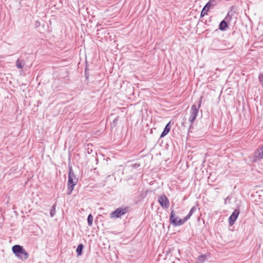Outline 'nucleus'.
Returning a JSON list of instances; mask_svg holds the SVG:
<instances>
[{"label":"nucleus","instance_id":"19","mask_svg":"<svg viewBox=\"0 0 263 263\" xmlns=\"http://www.w3.org/2000/svg\"><path fill=\"white\" fill-rule=\"evenodd\" d=\"M55 213V204H53L50 209V217H53Z\"/></svg>","mask_w":263,"mask_h":263},{"label":"nucleus","instance_id":"11","mask_svg":"<svg viewBox=\"0 0 263 263\" xmlns=\"http://www.w3.org/2000/svg\"><path fill=\"white\" fill-rule=\"evenodd\" d=\"M171 128L170 122H169L165 126L163 132L161 134L160 138L165 136L170 131Z\"/></svg>","mask_w":263,"mask_h":263},{"label":"nucleus","instance_id":"9","mask_svg":"<svg viewBox=\"0 0 263 263\" xmlns=\"http://www.w3.org/2000/svg\"><path fill=\"white\" fill-rule=\"evenodd\" d=\"M158 202L160 205L165 209H168L170 205L169 200L165 195H163L158 198Z\"/></svg>","mask_w":263,"mask_h":263},{"label":"nucleus","instance_id":"7","mask_svg":"<svg viewBox=\"0 0 263 263\" xmlns=\"http://www.w3.org/2000/svg\"><path fill=\"white\" fill-rule=\"evenodd\" d=\"M216 41L218 42H220V45L218 46V49L220 50L230 49L233 47V45L227 40H222L221 41L217 39Z\"/></svg>","mask_w":263,"mask_h":263},{"label":"nucleus","instance_id":"18","mask_svg":"<svg viewBox=\"0 0 263 263\" xmlns=\"http://www.w3.org/2000/svg\"><path fill=\"white\" fill-rule=\"evenodd\" d=\"M93 219V218L92 215L91 214H89L87 217V222L88 225L89 227H91L92 226Z\"/></svg>","mask_w":263,"mask_h":263},{"label":"nucleus","instance_id":"16","mask_svg":"<svg viewBox=\"0 0 263 263\" xmlns=\"http://www.w3.org/2000/svg\"><path fill=\"white\" fill-rule=\"evenodd\" d=\"M206 255L205 254H202L198 257V261L200 263L204 262L206 259Z\"/></svg>","mask_w":263,"mask_h":263},{"label":"nucleus","instance_id":"13","mask_svg":"<svg viewBox=\"0 0 263 263\" xmlns=\"http://www.w3.org/2000/svg\"><path fill=\"white\" fill-rule=\"evenodd\" d=\"M197 210V208L195 206H193L190 210L188 214L184 217V220L186 222L187 220H189L193 214Z\"/></svg>","mask_w":263,"mask_h":263},{"label":"nucleus","instance_id":"6","mask_svg":"<svg viewBox=\"0 0 263 263\" xmlns=\"http://www.w3.org/2000/svg\"><path fill=\"white\" fill-rule=\"evenodd\" d=\"M233 6H232L230 8V11H229L227 14V16L225 19L222 20L219 25V29L221 31H224L226 29L229 27L228 23L227 21L230 22L232 19V15L230 14V11L233 10Z\"/></svg>","mask_w":263,"mask_h":263},{"label":"nucleus","instance_id":"14","mask_svg":"<svg viewBox=\"0 0 263 263\" xmlns=\"http://www.w3.org/2000/svg\"><path fill=\"white\" fill-rule=\"evenodd\" d=\"M25 65V62L24 60L17 59L16 61V66L20 69H23Z\"/></svg>","mask_w":263,"mask_h":263},{"label":"nucleus","instance_id":"17","mask_svg":"<svg viewBox=\"0 0 263 263\" xmlns=\"http://www.w3.org/2000/svg\"><path fill=\"white\" fill-rule=\"evenodd\" d=\"M221 0H210L208 3L210 4V5L211 7H213L217 5L218 3H219Z\"/></svg>","mask_w":263,"mask_h":263},{"label":"nucleus","instance_id":"12","mask_svg":"<svg viewBox=\"0 0 263 263\" xmlns=\"http://www.w3.org/2000/svg\"><path fill=\"white\" fill-rule=\"evenodd\" d=\"M211 6L210 5V4H208V3L205 4V5L204 6V7L203 8L201 12V14H200V16L201 17L203 16L204 15H205V14H207L208 13V12L209 11V10L210 9V8H211Z\"/></svg>","mask_w":263,"mask_h":263},{"label":"nucleus","instance_id":"5","mask_svg":"<svg viewBox=\"0 0 263 263\" xmlns=\"http://www.w3.org/2000/svg\"><path fill=\"white\" fill-rule=\"evenodd\" d=\"M128 207L127 206L119 208L110 213V217L111 218H120L125 215L128 212Z\"/></svg>","mask_w":263,"mask_h":263},{"label":"nucleus","instance_id":"4","mask_svg":"<svg viewBox=\"0 0 263 263\" xmlns=\"http://www.w3.org/2000/svg\"><path fill=\"white\" fill-rule=\"evenodd\" d=\"M170 221L174 226H180L183 224L185 222L184 218L179 219L178 216L176 215L173 209L171 208V212L170 216Z\"/></svg>","mask_w":263,"mask_h":263},{"label":"nucleus","instance_id":"25","mask_svg":"<svg viewBox=\"0 0 263 263\" xmlns=\"http://www.w3.org/2000/svg\"><path fill=\"white\" fill-rule=\"evenodd\" d=\"M227 199H225V201H224V203L226 204L227 203V200H226Z\"/></svg>","mask_w":263,"mask_h":263},{"label":"nucleus","instance_id":"24","mask_svg":"<svg viewBox=\"0 0 263 263\" xmlns=\"http://www.w3.org/2000/svg\"><path fill=\"white\" fill-rule=\"evenodd\" d=\"M183 121L182 122V125L184 127H185L184 124H185V122L186 119L184 118L183 119Z\"/></svg>","mask_w":263,"mask_h":263},{"label":"nucleus","instance_id":"2","mask_svg":"<svg viewBox=\"0 0 263 263\" xmlns=\"http://www.w3.org/2000/svg\"><path fill=\"white\" fill-rule=\"evenodd\" d=\"M202 99V97H201L198 101V105H196V104H193L191 107L190 111V116L189 118V121L190 122V128L192 127L193 123L198 116L199 109L201 107Z\"/></svg>","mask_w":263,"mask_h":263},{"label":"nucleus","instance_id":"8","mask_svg":"<svg viewBox=\"0 0 263 263\" xmlns=\"http://www.w3.org/2000/svg\"><path fill=\"white\" fill-rule=\"evenodd\" d=\"M262 159H263V145L255 151L253 161L257 162Z\"/></svg>","mask_w":263,"mask_h":263},{"label":"nucleus","instance_id":"21","mask_svg":"<svg viewBox=\"0 0 263 263\" xmlns=\"http://www.w3.org/2000/svg\"><path fill=\"white\" fill-rule=\"evenodd\" d=\"M85 76L86 79L88 80L89 76V72H88V69H87V67H85Z\"/></svg>","mask_w":263,"mask_h":263},{"label":"nucleus","instance_id":"15","mask_svg":"<svg viewBox=\"0 0 263 263\" xmlns=\"http://www.w3.org/2000/svg\"><path fill=\"white\" fill-rule=\"evenodd\" d=\"M84 245L82 243L79 244L76 249V253L78 256H81L82 254Z\"/></svg>","mask_w":263,"mask_h":263},{"label":"nucleus","instance_id":"20","mask_svg":"<svg viewBox=\"0 0 263 263\" xmlns=\"http://www.w3.org/2000/svg\"><path fill=\"white\" fill-rule=\"evenodd\" d=\"M258 80L263 88V73H261L259 74Z\"/></svg>","mask_w":263,"mask_h":263},{"label":"nucleus","instance_id":"10","mask_svg":"<svg viewBox=\"0 0 263 263\" xmlns=\"http://www.w3.org/2000/svg\"><path fill=\"white\" fill-rule=\"evenodd\" d=\"M239 210L238 209H235L233 211L229 218V224L230 226H232L234 224L239 214Z\"/></svg>","mask_w":263,"mask_h":263},{"label":"nucleus","instance_id":"3","mask_svg":"<svg viewBox=\"0 0 263 263\" xmlns=\"http://www.w3.org/2000/svg\"><path fill=\"white\" fill-rule=\"evenodd\" d=\"M13 253L22 260H25L28 257V253L22 246L18 245H14L12 248Z\"/></svg>","mask_w":263,"mask_h":263},{"label":"nucleus","instance_id":"22","mask_svg":"<svg viewBox=\"0 0 263 263\" xmlns=\"http://www.w3.org/2000/svg\"><path fill=\"white\" fill-rule=\"evenodd\" d=\"M140 166V164H138V163H135L133 165V166L135 168H137V167H139Z\"/></svg>","mask_w":263,"mask_h":263},{"label":"nucleus","instance_id":"1","mask_svg":"<svg viewBox=\"0 0 263 263\" xmlns=\"http://www.w3.org/2000/svg\"><path fill=\"white\" fill-rule=\"evenodd\" d=\"M68 168L69 173L67 182V194L68 195H70L73 190L74 186L77 184L78 182V178L76 177L74 172H73L72 166H69Z\"/></svg>","mask_w":263,"mask_h":263},{"label":"nucleus","instance_id":"23","mask_svg":"<svg viewBox=\"0 0 263 263\" xmlns=\"http://www.w3.org/2000/svg\"><path fill=\"white\" fill-rule=\"evenodd\" d=\"M118 117H117L116 118L114 121H113V123L115 124V125L117 123V122H118Z\"/></svg>","mask_w":263,"mask_h":263}]
</instances>
